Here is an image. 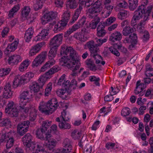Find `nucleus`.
<instances>
[{"instance_id":"052dcab7","label":"nucleus","mask_w":153,"mask_h":153,"mask_svg":"<svg viewBox=\"0 0 153 153\" xmlns=\"http://www.w3.org/2000/svg\"><path fill=\"white\" fill-rule=\"evenodd\" d=\"M61 120L68 121L69 120L68 115L67 114L66 111L63 110V111L61 113Z\"/></svg>"},{"instance_id":"3c124183","label":"nucleus","mask_w":153,"mask_h":153,"mask_svg":"<svg viewBox=\"0 0 153 153\" xmlns=\"http://www.w3.org/2000/svg\"><path fill=\"white\" fill-rule=\"evenodd\" d=\"M30 88L31 90L34 92H38L39 90V86L38 83L36 82H33L32 85L30 86Z\"/></svg>"},{"instance_id":"9b49d317","label":"nucleus","mask_w":153,"mask_h":153,"mask_svg":"<svg viewBox=\"0 0 153 153\" xmlns=\"http://www.w3.org/2000/svg\"><path fill=\"white\" fill-rule=\"evenodd\" d=\"M80 67V63L78 62L77 64H73L72 66L68 64V67L72 71V73L71 75L73 76H76L77 75L78 73H79L84 69L83 68H80V69L78 71H77Z\"/></svg>"},{"instance_id":"412c9836","label":"nucleus","mask_w":153,"mask_h":153,"mask_svg":"<svg viewBox=\"0 0 153 153\" xmlns=\"http://www.w3.org/2000/svg\"><path fill=\"white\" fill-rule=\"evenodd\" d=\"M18 43V42L17 41H15L13 43L8 45L4 51V53L8 55L10 52L15 51L17 48Z\"/></svg>"},{"instance_id":"7ed1b4c3","label":"nucleus","mask_w":153,"mask_h":153,"mask_svg":"<svg viewBox=\"0 0 153 153\" xmlns=\"http://www.w3.org/2000/svg\"><path fill=\"white\" fill-rule=\"evenodd\" d=\"M87 44V46L91 53V55L94 58L96 63L97 64H100L101 61V64L102 65H104L105 64V62L104 61H102V58L97 53L99 50L98 46L94 45V42L92 41L88 42Z\"/></svg>"},{"instance_id":"c756f323","label":"nucleus","mask_w":153,"mask_h":153,"mask_svg":"<svg viewBox=\"0 0 153 153\" xmlns=\"http://www.w3.org/2000/svg\"><path fill=\"white\" fill-rule=\"evenodd\" d=\"M55 61L53 59H50L41 68L40 71L44 72L49 69L51 66L55 63Z\"/></svg>"},{"instance_id":"e2e57ef3","label":"nucleus","mask_w":153,"mask_h":153,"mask_svg":"<svg viewBox=\"0 0 153 153\" xmlns=\"http://www.w3.org/2000/svg\"><path fill=\"white\" fill-rule=\"evenodd\" d=\"M127 6L128 4L125 0H121L118 2L117 6L123 8H125Z\"/></svg>"},{"instance_id":"864d4df0","label":"nucleus","mask_w":153,"mask_h":153,"mask_svg":"<svg viewBox=\"0 0 153 153\" xmlns=\"http://www.w3.org/2000/svg\"><path fill=\"white\" fill-rule=\"evenodd\" d=\"M147 4L145 3L144 4H141L140 6H139L137 10L142 13L144 15H146L145 14Z\"/></svg>"},{"instance_id":"f03ea898","label":"nucleus","mask_w":153,"mask_h":153,"mask_svg":"<svg viewBox=\"0 0 153 153\" xmlns=\"http://www.w3.org/2000/svg\"><path fill=\"white\" fill-rule=\"evenodd\" d=\"M61 55H65L69 56L70 59L68 64L72 66L73 64L80 63L79 60V56L77 52L71 47L62 46L61 51Z\"/></svg>"},{"instance_id":"5fc2aeb1","label":"nucleus","mask_w":153,"mask_h":153,"mask_svg":"<svg viewBox=\"0 0 153 153\" xmlns=\"http://www.w3.org/2000/svg\"><path fill=\"white\" fill-rule=\"evenodd\" d=\"M70 59H68L65 56H64L59 59V64L62 66L63 65L65 64H67L66 65L68 67V64L70 62Z\"/></svg>"},{"instance_id":"423d86ee","label":"nucleus","mask_w":153,"mask_h":153,"mask_svg":"<svg viewBox=\"0 0 153 153\" xmlns=\"http://www.w3.org/2000/svg\"><path fill=\"white\" fill-rule=\"evenodd\" d=\"M33 139L32 136L28 133L26 134L22 138V140L24 145L30 150L34 149L35 147L34 144L33 143Z\"/></svg>"},{"instance_id":"393cba45","label":"nucleus","mask_w":153,"mask_h":153,"mask_svg":"<svg viewBox=\"0 0 153 153\" xmlns=\"http://www.w3.org/2000/svg\"><path fill=\"white\" fill-rule=\"evenodd\" d=\"M146 85L144 83H140V81H138L136 83V89L134 93L136 94H138L146 88Z\"/></svg>"},{"instance_id":"c9c22d12","label":"nucleus","mask_w":153,"mask_h":153,"mask_svg":"<svg viewBox=\"0 0 153 153\" xmlns=\"http://www.w3.org/2000/svg\"><path fill=\"white\" fill-rule=\"evenodd\" d=\"M30 9L28 6L25 7L22 10L21 15L22 17L27 18L30 12Z\"/></svg>"},{"instance_id":"774afa93","label":"nucleus","mask_w":153,"mask_h":153,"mask_svg":"<svg viewBox=\"0 0 153 153\" xmlns=\"http://www.w3.org/2000/svg\"><path fill=\"white\" fill-rule=\"evenodd\" d=\"M86 18L83 16L77 22L81 27L83 26L86 22Z\"/></svg>"},{"instance_id":"f257e3e1","label":"nucleus","mask_w":153,"mask_h":153,"mask_svg":"<svg viewBox=\"0 0 153 153\" xmlns=\"http://www.w3.org/2000/svg\"><path fill=\"white\" fill-rule=\"evenodd\" d=\"M58 106L57 99L53 98L47 102L43 101L40 102L39 106V110L46 115H49L54 112Z\"/></svg>"},{"instance_id":"a878e982","label":"nucleus","mask_w":153,"mask_h":153,"mask_svg":"<svg viewBox=\"0 0 153 153\" xmlns=\"http://www.w3.org/2000/svg\"><path fill=\"white\" fill-rule=\"evenodd\" d=\"M35 147L33 150H35L36 152H40V153H47L44 147V145L42 143H37L34 144Z\"/></svg>"},{"instance_id":"9d476101","label":"nucleus","mask_w":153,"mask_h":153,"mask_svg":"<svg viewBox=\"0 0 153 153\" xmlns=\"http://www.w3.org/2000/svg\"><path fill=\"white\" fill-rule=\"evenodd\" d=\"M31 95L30 90H26L23 91L20 95L19 102H28L30 101Z\"/></svg>"},{"instance_id":"39448f33","label":"nucleus","mask_w":153,"mask_h":153,"mask_svg":"<svg viewBox=\"0 0 153 153\" xmlns=\"http://www.w3.org/2000/svg\"><path fill=\"white\" fill-rule=\"evenodd\" d=\"M57 16L56 13L53 11L46 12L41 18V22L42 25H45L56 18Z\"/></svg>"},{"instance_id":"2eb2a0df","label":"nucleus","mask_w":153,"mask_h":153,"mask_svg":"<svg viewBox=\"0 0 153 153\" xmlns=\"http://www.w3.org/2000/svg\"><path fill=\"white\" fill-rule=\"evenodd\" d=\"M45 44V42H42L38 43L33 47L29 52V56H32L36 54L40 51L42 47Z\"/></svg>"},{"instance_id":"0e129e2a","label":"nucleus","mask_w":153,"mask_h":153,"mask_svg":"<svg viewBox=\"0 0 153 153\" xmlns=\"http://www.w3.org/2000/svg\"><path fill=\"white\" fill-rule=\"evenodd\" d=\"M109 50L111 53L116 56H120V53L114 47H111L109 48Z\"/></svg>"},{"instance_id":"de8ad7c7","label":"nucleus","mask_w":153,"mask_h":153,"mask_svg":"<svg viewBox=\"0 0 153 153\" xmlns=\"http://www.w3.org/2000/svg\"><path fill=\"white\" fill-rule=\"evenodd\" d=\"M10 71L9 68H4L0 69V77H2L8 75Z\"/></svg>"},{"instance_id":"603ef678","label":"nucleus","mask_w":153,"mask_h":153,"mask_svg":"<svg viewBox=\"0 0 153 153\" xmlns=\"http://www.w3.org/2000/svg\"><path fill=\"white\" fill-rule=\"evenodd\" d=\"M59 70H60V68L58 66L56 65L54 66L51 68L47 72V74H48L50 76L51 75L57 72Z\"/></svg>"},{"instance_id":"0eeeda50","label":"nucleus","mask_w":153,"mask_h":153,"mask_svg":"<svg viewBox=\"0 0 153 153\" xmlns=\"http://www.w3.org/2000/svg\"><path fill=\"white\" fill-rule=\"evenodd\" d=\"M62 34H59L54 36L50 41L51 47L57 49V48L62 43Z\"/></svg>"},{"instance_id":"4c0bfd02","label":"nucleus","mask_w":153,"mask_h":153,"mask_svg":"<svg viewBox=\"0 0 153 153\" xmlns=\"http://www.w3.org/2000/svg\"><path fill=\"white\" fill-rule=\"evenodd\" d=\"M104 9L105 10V16L103 17L106 18L110 14L113 9V6L110 4L104 5Z\"/></svg>"},{"instance_id":"2f4dec72","label":"nucleus","mask_w":153,"mask_h":153,"mask_svg":"<svg viewBox=\"0 0 153 153\" xmlns=\"http://www.w3.org/2000/svg\"><path fill=\"white\" fill-rule=\"evenodd\" d=\"M85 63L89 68L91 70L95 71L97 70L94 61L91 59H88L85 61Z\"/></svg>"},{"instance_id":"a19ab883","label":"nucleus","mask_w":153,"mask_h":153,"mask_svg":"<svg viewBox=\"0 0 153 153\" xmlns=\"http://www.w3.org/2000/svg\"><path fill=\"white\" fill-rule=\"evenodd\" d=\"M70 12L68 10H67L65 11L63 14L62 17V20L65 22H66L67 24L68 22L70 19Z\"/></svg>"},{"instance_id":"c03bdc74","label":"nucleus","mask_w":153,"mask_h":153,"mask_svg":"<svg viewBox=\"0 0 153 153\" xmlns=\"http://www.w3.org/2000/svg\"><path fill=\"white\" fill-rule=\"evenodd\" d=\"M16 107L14 102L12 101H9L5 110V112H8L12 109Z\"/></svg>"},{"instance_id":"473e14b6","label":"nucleus","mask_w":153,"mask_h":153,"mask_svg":"<svg viewBox=\"0 0 153 153\" xmlns=\"http://www.w3.org/2000/svg\"><path fill=\"white\" fill-rule=\"evenodd\" d=\"M50 78V76L47 72L40 76L38 79V82L41 86H42L45 83L47 80Z\"/></svg>"},{"instance_id":"8fccbe9b","label":"nucleus","mask_w":153,"mask_h":153,"mask_svg":"<svg viewBox=\"0 0 153 153\" xmlns=\"http://www.w3.org/2000/svg\"><path fill=\"white\" fill-rule=\"evenodd\" d=\"M127 12L125 10L120 11L117 15L118 18L121 20L125 19L127 16Z\"/></svg>"},{"instance_id":"a18cd8bd","label":"nucleus","mask_w":153,"mask_h":153,"mask_svg":"<svg viewBox=\"0 0 153 153\" xmlns=\"http://www.w3.org/2000/svg\"><path fill=\"white\" fill-rule=\"evenodd\" d=\"M22 76L25 82H28L33 77L34 74L31 72H28Z\"/></svg>"},{"instance_id":"4d7b16f0","label":"nucleus","mask_w":153,"mask_h":153,"mask_svg":"<svg viewBox=\"0 0 153 153\" xmlns=\"http://www.w3.org/2000/svg\"><path fill=\"white\" fill-rule=\"evenodd\" d=\"M116 20V18L114 17H111L107 19L106 21L102 23L104 24L105 25H109L113 23Z\"/></svg>"},{"instance_id":"6ab92c4d","label":"nucleus","mask_w":153,"mask_h":153,"mask_svg":"<svg viewBox=\"0 0 153 153\" xmlns=\"http://www.w3.org/2000/svg\"><path fill=\"white\" fill-rule=\"evenodd\" d=\"M122 34L120 32L115 31L111 34L109 40L110 41L112 42L120 41L122 38Z\"/></svg>"},{"instance_id":"bb28decb","label":"nucleus","mask_w":153,"mask_h":153,"mask_svg":"<svg viewBox=\"0 0 153 153\" xmlns=\"http://www.w3.org/2000/svg\"><path fill=\"white\" fill-rule=\"evenodd\" d=\"M34 33V29L33 27H31L27 30L25 35V38L26 42H28L32 37Z\"/></svg>"},{"instance_id":"aec40b11","label":"nucleus","mask_w":153,"mask_h":153,"mask_svg":"<svg viewBox=\"0 0 153 153\" xmlns=\"http://www.w3.org/2000/svg\"><path fill=\"white\" fill-rule=\"evenodd\" d=\"M24 82L22 76L18 74L14 78L13 82V86L14 88H16L24 83Z\"/></svg>"},{"instance_id":"1a4fd4ad","label":"nucleus","mask_w":153,"mask_h":153,"mask_svg":"<svg viewBox=\"0 0 153 153\" xmlns=\"http://www.w3.org/2000/svg\"><path fill=\"white\" fill-rule=\"evenodd\" d=\"M47 53L46 52H42L34 59L33 62L32 66H37L41 64L45 60Z\"/></svg>"},{"instance_id":"a211bd4d","label":"nucleus","mask_w":153,"mask_h":153,"mask_svg":"<svg viewBox=\"0 0 153 153\" xmlns=\"http://www.w3.org/2000/svg\"><path fill=\"white\" fill-rule=\"evenodd\" d=\"M66 22H65L61 20L54 26L53 30L55 33L63 30L67 25Z\"/></svg>"},{"instance_id":"13d9d810","label":"nucleus","mask_w":153,"mask_h":153,"mask_svg":"<svg viewBox=\"0 0 153 153\" xmlns=\"http://www.w3.org/2000/svg\"><path fill=\"white\" fill-rule=\"evenodd\" d=\"M129 38L131 39L130 42L131 43L136 44L137 42V37L136 34L134 33L129 35Z\"/></svg>"},{"instance_id":"4be33fe9","label":"nucleus","mask_w":153,"mask_h":153,"mask_svg":"<svg viewBox=\"0 0 153 153\" xmlns=\"http://www.w3.org/2000/svg\"><path fill=\"white\" fill-rule=\"evenodd\" d=\"M105 26L104 24L101 22L99 24L97 28V36L99 37H101L104 36L106 32L104 30Z\"/></svg>"},{"instance_id":"4468645a","label":"nucleus","mask_w":153,"mask_h":153,"mask_svg":"<svg viewBox=\"0 0 153 153\" xmlns=\"http://www.w3.org/2000/svg\"><path fill=\"white\" fill-rule=\"evenodd\" d=\"M10 133V132H9L7 134H4L2 136V138H4V140L5 141H7L6 146L7 150L10 148L14 144V140L13 138L8 136V134Z\"/></svg>"},{"instance_id":"680f3d73","label":"nucleus","mask_w":153,"mask_h":153,"mask_svg":"<svg viewBox=\"0 0 153 153\" xmlns=\"http://www.w3.org/2000/svg\"><path fill=\"white\" fill-rule=\"evenodd\" d=\"M148 19V15H144L143 20L138 24V25L141 27H144L146 24V21Z\"/></svg>"},{"instance_id":"69168bd1","label":"nucleus","mask_w":153,"mask_h":153,"mask_svg":"<svg viewBox=\"0 0 153 153\" xmlns=\"http://www.w3.org/2000/svg\"><path fill=\"white\" fill-rule=\"evenodd\" d=\"M81 36L82 34H81L80 32H79L75 33L74 34L73 37L76 39L79 40L80 41H83L85 40V38H81Z\"/></svg>"},{"instance_id":"f3484780","label":"nucleus","mask_w":153,"mask_h":153,"mask_svg":"<svg viewBox=\"0 0 153 153\" xmlns=\"http://www.w3.org/2000/svg\"><path fill=\"white\" fill-rule=\"evenodd\" d=\"M22 60V59L19 55H13L9 57L8 62L9 64L13 65L17 64Z\"/></svg>"},{"instance_id":"6e6d98bb","label":"nucleus","mask_w":153,"mask_h":153,"mask_svg":"<svg viewBox=\"0 0 153 153\" xmlns=\"http://www.w3.org/2000/svg\"><path fill=\"white\" fill-rule=\"evenodd\" d=\"M144 15H144L140 12L136 10L134 12L133 16L138 20L140 19Z\"/></svg>"},{"instance_id":"338daca9","label":"nucleus","mask_w":153,"mask_h":153,"mask_svg":"<svg viewBox=\"0 0 153 153\" xmlns=\"http://www.w3.org/2000/svg\"><path fill=\"white\" fill-rule=\"evenodd\" d=\"M51 121H49L48 120L44 121L42 122L41 127L43 128H46V130H47L48 127L51 125Z\"/></svg>"},{"instance_id":"dca6fc26","label":"nucleus","mask_w":153,"mask_h":153,"mask_svg":"<svg viewBox=\"0 0 153 153\" xmlns=\"http://www.w3.org/2000/svg\"><path fill=\"white\" fill-rule=\"evenodd\" d=\"M56 120L59 123L58 126L61 129H69L71 127V125L68 123V121L62 120L61 121L60 118L59 117L56 118Z\"/></svg>"},{"instance_id":"09e8293b","label":"nucleus","mask_w":153,"mask_h":153,"mask_svg":"<svg viewBox=\"0 0 153 153\" xmlns=\"http://www.w3.org/2000/svg\"><path fill=\"white\" fill-rule=\"evenodd\" d=\"M52 88V83L50 82L47 84L45 92V96H48L51 94Z\"/></svg>"},{"instance_id":"58836bf2","label":"nucleus","mask_w":153,"mask_h":153,"mask_svg":"<svg viewBox=\"0 0 153 153\" xmlns=\"http://www.w3.org/2000/svg\"><path fill=\"white\" fill-rule=\"evenodd\" d=\"M12 122L8 118H4L2 120H0V126H7L10 127L11 126Z\"/></svg>"},{"instance_id":"c85d7f7f","label":"nucleus","mask_w":153,"mask_h":153,"mask_svg":"<svg viewBox=\"0 0 153 153\" xmlns=\"http://www.w3.org/2000/svg\"><path fill=\"white\" fill-rule=\"evenodd\" d=\"M80 27H81L77 23L74 24L72 27L70 28L65 33L64 37H68L74 31H76Z\"/></svg>"},{"instance_id":"cd10ccee","label":"nucleus","mask_w":153,"mask_h":153,"mask_svg":"<svg viewBox=\"0 0 153 153\" xmlns=\"http://www.w3.org/2000/svg\"><path fill=\"white\" fill-rule=\"evenodd\" d=\"M47 131L46 128H43L41 127L40 128H38L37 130L36 134L39 138L41 140H45L44 135H45Z\"/></svg>"},{"instance_id":"e433bc0d","label":"nucleus","mask_w":153,"mask_h":153,"mask_svg":"<svg viewBox=\"0 0 153 153\" xmlns=\"http://www.w3.org/2000/svg\"><path fill=\"white\" fill-rule=\"evenodd\" d=\"M30 63V61L28 59H26L20 65L19 68V70L21 71H23L26 70Z\"/></svg>"},{"instance_id":"7c9ffc66","label":"nucleus","mask_w":153,"mask_h":153,"mask_svg":"<svg viewBox=\"0 0 153 153\" xmlns=\"http://www.w3.org/2000/svg\"><path fill=\"white\" fill-rule=\"evenodd\" d=\"M19 111L17 107L12 109L8 111L5 112L6 115L10 117H16L19 115Z\"/></svg>"},{"instance_id":"f704fd0d","label":"nucleus","mask_w":153,"mask_h":153,"mask_svg":"<svg viewBox=\"0 0 153 153\" xmlns=\"http://www.w3.org/2000/svg\"><path fill=\"white\" fill-rule=\"evenodd\" d=\"M94 19L92 20L89 23V27L91 29H94L97 27V25L100 22L99 18L97 16V15L93 18Z\"/></svg>"},{"instance_id":"49530a36","label":"nucleus","mask_w":153,"mask_h":153,"mask_svg":"<svg viewBox=\"0 0 153 153\" xmlns=\"http://www.w3.org/2000/svg\"><path fill=\"white\" fill-rule=\"evenodd\" d=\"M28 131L27 128L26 127L24 128L22 126L18 125L17 131L18 133L21 136H22Z\"/></svg>"},{"instance_id":"bf43d9fd","label":"nucleus","mask_w":153,"mask_h":153,"mask_svg":"<svg viewBox=\"0 0 153 153\" xmlns=\"http://www.w3.org/2000/svg\"><path fill=\"white\" fill-rule=\"evenodd\" d=\"M131 112L130 109L128 108H123L121 111V114L122 116L126 117Z\"/></svg>"},{"instance_id":"ea45409f","label":"nucleus","mask_w":153,"mask_h":153,"mask_svg":"<svg viewBox=\"0 0 153 153\" xmlns=\"http://www.w3.org/2000/svg\"><path fill=\"white\" fill-rule=\"evenodd\" d=\"M48 56L50 59H53V58L56 56L57 53V49L55 48L51 47Z\"/></svg>"},{"instance_id":"37998d69","label":"nucleus","mask_w":153,"mask_h":153,"mask_svg":"<svg viewBox=\"0 0 153 153\" xmlns=\"http://www.w3.org/2000/svg\"><path fill=\"white\" fill-rule=\"evenodd\" d=\"M138 0H133L129 1V8L130 10H134L137 6Z\"/></svg>"},{"instance_id":"20e7f679","label":"nucleus","mask_w":153,"mask_h":153,"mask_svg":"<svg viewBox=\"0 0 153 153\" xmlns=\"http://www.w3.org/2000/svg\"><path fill=\"white\" fill-rule=\"evenodd\" d=\"M102 0H95L94 4L89 8L86 13V15L89 18L92 19L97 15L102 9Z\"/></svg>"},{"instance_id":"6e6552de","label":"nucleus","mask_w":153,"mask_h":153,"mask_svg":"<svg viewBox=\"0 0 153 153\" xmlns=\"http://www.w3.org/2000/svg\"><path fill=\"white\" fill-rule=\"evenodd\" d=\"M63 148L62 149L56 152L55 153H70L72 149L71 143L68 138L64 140L63 142Z\"/></svg>"},{"instance_id":"79ce46f5","label":"nucleus","mask_w":153,"mask_h":153,"mask_svg":"<svg viewBox=\"0 0 153 153\" xmlns=\"http://www.w3.org/2000/svg\"><path fill=\"white\" fill-rule=\"evenodd\" d=\"M134 31L133 28L130 27H125L122 31L124 36H127Z\"/></svg>"},{"instance_id":"ddd939ff","label":"nucleus","mask_w":153,"mask_h":153,"mask_svg":"<svg viewBox=\"0 0 153 153\" xmlns=\"http://www.w3.org/2000/svg\"><path fill=\"white\" fill-rule=\"evenodd\" d=\"M49 30L48 29L43 30L37 36H36L35 39L34 40L35 41H39L40 39L46 40L48 38V35Z\"/></svg>"},{"instance_id":"5701e85b","label":"nucleus","mask_w":153,"mask_h":153,"mask_svg":"<svg viewBox=\"0 0 153 153\" xmlns=\"http://www.w3.org/2000/svg\"><path fill=\"white\" fill-rule=\"evenodd\" d=\"M27 103L19 102V111L23 114H27L30 109L26 106Z\"/></svg>"},{"instance_id":"72a5a7b5","label":"nucleus","mask_w":153,"mask_h":153,"mask_svg":"<svg viewBox=\"0 0 153 153\" xmlns=\"http://www.w3.org/2000/svg\"><path fill=\"white\" fill-rule=\"evenodd\" d=\"M56 94L58 96L62 99H66L67 97L68 93L66 90L62 89H58L56 91Z\"/></svg>"},{"instance_id":"b1692460","label":"nucleus","mask_w":153,"mask_h":153,"mask_svg":"<svg viewBox=\"0 0 153 153\" xmlns=\"http://www.w3.org/2000/svg\"><path fill=\"white\" fill-rule=\"evenodd\" d=\"M82 9V8L80 6L76 9L74 15L69 22V24H70L72 25L75 22L79 17Z\"/></svg>"},{"instance_id":"f8f14e48","label":"nucleus","mask_w":153,"mask_h":153,"mask_svg":"<svg viewBox=\"0 0 153 153\" xmlns=\"http://www.w3.org/2000/svg\"><path fill=\"white\" fill-rule=\"evenodd\" d=\"M11 82L6 83L3 90L4 98L8 99L12 96L13 93L11 91Z\"/></svg>"}]
</instances>
